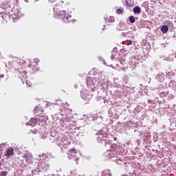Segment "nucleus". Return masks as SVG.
Segmentation results:
<instances>
[{"label": "nucleus", "instance_id": "nucleus-13", "mask_svg": "<svg viewBox=\"0 0 176 176\" xmlns=\"http://www.w3.org/2000/svg\"><path fill=\"white\" fill-rule=\"evenodd\" d=\"M109 23H115V17L114 16H110L109 19Z\"/></svg>", "mask_w": 176, "mask_h": 176}, {"label": "nucleus", "instance_id": "nucleus-18", "mask_svg": "<svg viewBox=\"0 0 176 176\" xmlns=\"http://www.w3.org/2000/svg\"><path fill=\"white\" fill-rule=\"evenodd\" d=\"M163 80H164V78L162 77L161 79H160V82H163Z\"/></svg>", "mask_w": 176, "mask_h": 176}, {"label": "nucleus", "instance_id": "nucleus-22", "mask_svg": "<svg viewBox=\"0 0 176 176\" xmlns=\"http://www.w3.org/2000/svg\"><path fill=\"white\" fill-rule=\"evenodd\" d=\"M4 75L2 74L1 76H0L1 78H3Z\"/></svg>", "mask_w": 176, "mask_h": 176}, {"label": "nucleus", "instance_id": "nucleus-16", "mask_svg": "<svg viewBox=\"0 0 176 176\" xmlns=\"http://www.w3.org/2000/svg\"><path fill=\"white\" fill-rule=\"evenodd\" d=\"M2 174L3 175V176H6V175H8V172H6V171H3V172H2Z\"/></svg>", "mask_w": 176, "mask_h": 176}, {"label": "nucleus", "instance_id": "nucleus-14", "mask_svg": "<svg viewBox=\"0 0 176 176\" xmlns=\"http://www.w3.org/2000/svg\"><path fill=\"white\" fill-rule=\"evenodd\" d=\"M19 63H20V64H23V65H25V64H27V61H25L23 59L20 60Z\"/></svg>", "mask_w": 176, "mask_h": 176}, {"label": "nucleus", "instance_id": "nucleus-19", "mask_svg": "<svg viewBox=\"0 0 176 176\" xmlns=\"http://www.w3.org/2000/svg\"><path fill=\"white\" fill-rule=\"evenodd\" d=\"M32 120H33L34 122V123H36V119L32 118Z\"/></svg>", "mask_w": 176, "mask_h": 176}, {"label": "nucleus", "instance_id": "nucleus-6", "mask_svg": "<svg viewBox=\"0 0 176 176\" xmlns=\"http://www.w3.org/2000/svg\"><path fill=\"white\" fill-rule=\"evenodd\" d=\"M39 64V59L35 58L33 62H32L31 65L33 67H36Z\"/></svg>", "mask_w": 176, "mask_h": 176}, {"label": "nucleus", "instance_id": "nucleus-5", "mask_svg": "<svg viewBox=\"0 0 176 176\" xmlns=\"http://www.w3.org/2000/svg\"><path fill=\"white\" fill-rule=\"evenodd\" d=\"M133 13L137 14H140V13H141V8H140L139 6H135L133 8Z\"/></svg>", "mask_w": 176, "mask_h": 176}, {"label": "nucleus", "instance_id": "nucleus-10", "mask_svg": "<svg viewBox=\"0 0 176 176\" xmlns=\"http://www.w3.org/2000/svg\"><path fill=\"white\" fill-rule=\"evenodd\" d=\"M67 155H68L67 157L69 160H71L72 159H75V154H71L69 153H67Z\"/></svg>", "mask_w": 176, "mask_h": 176}, {"label": "nucleus", "instance_id": "nucleus-8", "mask_svg": "<svg viewBox=\"0 0 176 176\" xmlns=\"http://www.w3.org/2000/svg\"><path fill=\"white\" fill-rule=\"evenodd\" d=\"M102 176H111V171L109 170H106L102 172Z\"/></svg>", "mask_w": 176, "mask_h": 176}, {"label": "nucleus", "instance_id": "nucleus-23", "mask_svg": "<svg viewBox=\"0 0 176 176\" xmlns=\"http://www.w3.org/2000/svg\"><path fill=\"white\" fill-rule=\"evenodd\" d=\"M29 0H25V2H28Z\"/></svg>", "mask_w": 176, "mask_h": 176}, {"label": "nucleus", "instance_id": "nucleus-2", "mask_svg": "<svg viewBox=\"0 0 176 176\" xmlns=\"http://www.w3.org/2000/svg\"><path fill=\"white\" fill-rule=\"evenodd\" d=\"M14 150L13 149V148H8V150L5 152V156H6V157H9V156H13V155H14Z\"/></svg>", "mask_w": 176, "mask_h": 176}, {"label": "nucleus", "instance_id": "nucleus-12", "mask_svg": "<svg viewBox=\"0 0 176 176\" xmlns=\"http://www.w3.org/2000/svg\"><path fill=\"white\" fill-rule=\"evenodd\" d=\"M129 21L130 23H135V18L133 16H129Z\"/></svg>", "mask_w": 176, "mask_h": 176}, {"label": "nucleus", "instance_id": "nucleus-17", "mask_svg": "<svg viewBox=\"0 0 176 176\" xmlns=\"http://www.w3.org/2000/svg\"><path fill=\"white\" fill-rule=\"evenodd\" d=\"M56 0H49V2H50V3H54V2H56Z\"/></svg>", "mask_w": 176, "mask_h": 176}, {"label": "nucleus", "instance_id": "nucleus-21", "mask_svg": "<svg viewBox=\"0 0 176 176\" xmlns=\"http://www.w3.org/2000/svg\"><path fill=\"white\" fill-rule=\"evenodd\" d=\"M76 162H79V159L78 158H76Z\"/></svg>", "mask_w": 176, "mask_h": 176}, {"label": "nucleus", "instance_id": "nucleus-9", "mask_svg": "<svg viewBox=\"0 0 176 176\" xmlns=\"http://www.w3.org/2000/svg\"><path fill=\"white\" fill-rule=\"evenodd\" d=\"M69 153H70L72 155H76V153H78V151L75 148H70L69 150Z\"/></svg>", "mask_w": 176, "mask_h": 176}, {"label": "nucleus", "instance_id": "nucleus-15", "mask_svg": "<svg viewBox=\"0 0 176 176\" xmlns=\"http://www.w3.org/2000/svg\"><path fill=\"white\" fill-rule=\"evenodd\" d=\"M22 157L23 159H28V154L25 153L24 155H22Z\"/></svg>", "mask_w": 176, "mask_h": 176}, {"label": "nucleus", "instance_id": "nucleus-24", "mask_svg": "<svg viewBox=\"0 0 176 176\" xmlns=\"http://www.w3.org/2000/svg\"><path fill=\"white\" fill-rule=\"evenodd\" d=\"M0 166H2V162H0Z\"/></svg>", "mask_w": 176, "mask_h": 176}, {"label": "nucleus", "instance_id": "nucleus-3", "mask_svg": "<svg viewBox=\"0 0 176 176\" xmlns=\"http://www.w3.org/2000/svg\"><path fill=\"white\" fill-rule=\"evenodd\" d=\"M105 146H106V148H108V146H109V148H111L110 151H114L115 148H116V144H111V142H107L105 144Z\"/></svg>", "mask_w": 176, "mask_h": 176}, {"label": "nucleus", "instance_id": "nucleus-4", "mask_svg": "<svg viewBox=\"0 0 176 176\" xmlns=\"http://www.w3.org/2000/svg\"><path fill=\"white\" fill-rule=\"evenodd\" d=\"M161 31L162 32H163V34H167V32L168 31V26L166 25H162V28H161Z\"/></svg>", "mask_w": 176, "mask_h": 176}, {"label": "nucleus", "instance_id": "nucleus-11", "mask_svg": "<svg viewBox=\"0 0 176 176\" xmlns=\"http://www.w3.org/2000/svg\"><path fill=\"white\" fill-rule=\"evenodd\" d=\"M123 8L117 9L116 13L117 14H123Z\"/></svg>", "mask_w": 176, "mask_h": 176}, {"label": "nucleus", "instance_id": "nucleus-25", "mask_svg": "<svg viewBox=\"0 0 176 176\" xmlns=\"http://www.w3.org/2000/svg\"><path fill=\"white\" fill-rule=\"evenodd\" d=\"M61 3H64V1H61Z\"/></svg>", "mask_w": 176, "mask_h": 176}, {"label": "nucleus", "instance_id": "nucleus-1", "mask_svg": "<svg viewBox=\"0 0 176 176\" xmlns=\"http://www.w3.org/2000/svg\"><path fill=\"white\" fill-rule=\"evenodd\" d=\"M54 17L58 20H62L63 23H71V21H72V16L65 10H59L58 12H55L54 14Z\"/></svg>", "mask_w": 176, "mask_h": 176}, {"label": "nucleus", "instance_id": "nucleus-20", "mask_svg": "<svg viewBox=\"0 0 176 176\" xmlns=\"http://www.w3.org/2000/svg\"><path fill=\"white\" fill-rule=\"evenodd\" d=\"M126 6H130V4H129V1H126Z\"/></svg>", "mask_w": 176, "mask_h": 176}, {"label": "nucleus", "instance_id": "nucleus-7", "mask_svg": "<svg viewBox=\"0 0 176 176\" xmlns=\"http://www.w3.org/2000/svg\"><path fill=\"white\" fill-rule=\"evenodd\" d=\"M3 20H5L6 21H8L9 19H10V16L8 14H4L1 16Z\"/></svg>", "mask_w": 176, "mask_h": 176}]
</instances>
